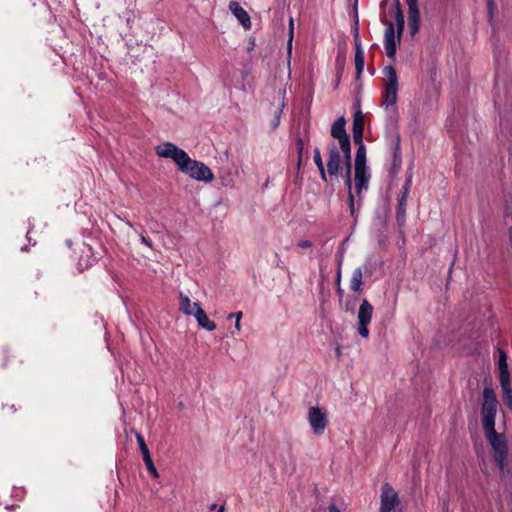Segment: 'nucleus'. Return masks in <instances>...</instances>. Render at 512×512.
<instances>
[{
	"label": "nucleus",
	"instance_id": "4468645a",
	"mask_svg": "<svg viewBox=\"0 0 512 512\" xmlns=\"http://www.w3.org/2000/svg\"><path fill=\"white\" fill-rule=\"evenodd\" d=\"M329 158L327 162V172L330 176H336L340 168V152L334 143L329 144Z\"/></svg>",
	"mask_w": 512,
	"mask_h": 512
},
{
	"label": "nucleus",
	"instance_id": "c9c22d12",
	"mask_svg": "<svg viewBox=\"0 0 512 512\" xmlns=\"http://www.w3.org/2000/svg\"><path fill=\"white\" fill-rule=\"evenodd\" d=\"M140 240L147 247L153 248L152 241L149 238H147L146 236H144L143 234L140 235Z\"/></svg>",
	"mask_w": 512,
	"mask_h": 512
},
{
	"label": "nucleus",
	"instance_id": "bb28decb",
	"mask_svg": "<svg viewBox=\"0 0 512 512\" xmlns=\"http://www.w3.org/2000/svg\"><path fill=\"white\" fill-rule=\"evenodd\" d=\"M143 460H144V463L146 465L147 470L153 476V478H155V479L159 478V473H158V471H157V469H156V467H155V465H154V463L152 461L151 456L148 457V458H145Z\"/></svg>",
	"mask_w": 512,
	"mask_h": 512
},
{
	"label": "nucleus",
	"instance_id": "a19ab883",
	"mask_svg": "<svg viewBox=\"0 0 512 512\" xmlns=\"http://www.w3.org/2000/svg\"><path fill=\"white\" fill-rule=\"evenodd\" d=\"M340 281H341V270L340 268L338 269V272H337V277H336V285H340Z\"/></svg>",
	"mask_w": 512,
	"mask_h": 512
},
{
	"label": "nucleus",
	"instance_id": "2eb2a0df",
	"mask_svg": "<svg viewBox=\"0 0 512 512\" xmlns=\"http://www.w3.org/2000/svg\"><path fill=\"white\" fill-rule=\"evenodd\" d=\"M229 9L231 10V12L234 14V16L238 19V21L240 22V24L245 28V29H250L251 27V21H250V16L248 15V13L240 6V4L238 2H235V1H231L230 4H229Z\"/></svg>",
	"mask_w": 512,
	"mask_h": 512
},
{
	"label": "nucleus",
	"instance_id": "c85d7f7f",
	"mask_svg": "<svg viewBox=\"0 0 512 512\" xmlns=\"http://www.w3.org/2000/svg\"><path fill=\"white\" fill-rule=\"evenodd\" d=\"M351 173H352V169H345L344 180H345V185L348 189V194L352 193Z\"/></svg>",
	"mask_w": 512,
	"mask_h": 512
},
{
	"label": "nucleus",
	"instance_id": "f8f14e48",
	"mask_svg": "<svg viewBox=\"0 0 512 512\" xmlns=\"http://www.w3.org/2000/svg\"><path fill=\"white\" fill-rule=\"evenodd\" d=\"M411 182H412L411 177H409L406 180V183H405V185L402 188L401 197L398 200V205H397V209H396V219H397V222L399 224L405 222L406 208H407V198H408V195H409Z\"/></svg>",
	"mask_w": 512,
	"mask_h": 512
},
{
	"label": "nucleus",
	"instance_id": "7c9ffc66",
	"mask_svg": "<svg viewBox=\"0 0 512 512\" xmlns=\"http://www.w3.org/2000/svg\"><path fill=\"white\" fill-rule=\"evenodd\" d=\"M296 147H297V153H298V164L300 165L301 158H302V152H303V149H304V142H303V140L301 138L297 139Z\"/></svg>",
	"mask_w": 512,
	"mask_h": 512
},
{
	"label": "nucleus",
	"instance_id": "f3484780",
	"mask_svg": "<svg viewBox=\"0 0 512 512\" xmlns=\"http://www.w3.org/2000/svg\"><path fill=\"white\" fill-rule=\"evenodd\" d=\"M194 317L201 328L207 331L215 330L216 324L208 318L207 314L201 307H197Z\"/></svg>",
	"mask_w": 512,
	"mask_h": 512
},
{
	"label": "nucleus",
	"instance_id": "de8ad7c7",
	"mask_svg": "<svg viewBox=\"0 0 512 512\" xmlns=\"http://www.w3.org/2000/svg\"><path fill=\"white\" fill-rule=\"evenodd\" d=\"M29 234H30V231H27V239H28V241H30Z\"/></svg>",
	"mask_w": 512,
	"mask_h": 512
},
{
	"label": "nucleus",
	"instance_id": "2f4dec72",
	"mask_svg": "<svg viewBox=\"0 0 512 512\" xmlns=\"http://www.w3.org/2000/svg\"><path fill=\"white\" fill-rule=\"evenodd\" d=\"M232 318L237 319V322H235V328L237 330H240L241 329L240 320L242 318V312L239 311V312L230 313L228 315V319H232Z\"/></svg>",
	"mask_w": 512,
	"mask_h": 512
},
{
	"label": "nucleus",
	"instance_id": "6e6552de",
	"mask_svg": "<svg viewBox=\"0 0 512 512\" xmlns=\"http://www.w3.org/2000/svg\"><path fill=\"white\" fill-rule=\"evenodd\" d=\"M307 420L315 435H322L329 423L327 413L319 407L309 408Z\"/></svg>",
	"mask_w": 512,
	"mask_h": 512
},
{
	"label": "nucleus",
	"instance_id": "5701e85b",
	"mask_svg": "<svg viewBox=\"0 0 512 512\" xmlns=\"http://www.w3.org/2000/svg\"><path fill=\"white\" fill-rule=\"evenodd\" d=\"M340 146V150L343 154V162L345 165V169H352L351 164V144L349 143H343Z\"/></svg>",
	"mask_w": 512,
	"mask_h": 512
},
{
	"label": "nucleus",
	"instance_id": "a18cd8bd",
	"mask_svg": "<svg viewBox=\"0 0 512 512\" xmlns=\"http://www.w3.org/2000/svg\"><path fill=\"white\" fill-rule=\"evenodd\" d=\"M224 511H225L224 506H221V507L218 509V511H217V512H224Z\"/></svg>",
	"mask_w": 512,
	"mask_h": 512
},
{
	"label": "nucleus",
	"instance_id": "f704fd0d",
	"mask_svg": "<svg viewBox=\"0 0 512 512\" xmlns=\"http://www.w3.org/2000/svg\"><path fill=\"white\" fill-rule=\"evenodd\" d=\"M312 242L310 240H300L298 243H297V246L299 248H302V249H308V248H311L312 247Z\"/></svg>",
	"mask_w": 512,
	"mask_h": 512
},
{
	"label": "nucleus",
	"instance_id": "9d476101",
	"mask_svg": "<svg viewBox=\"0 0 512 512\" xmlns=\"http://www.w3.org/2000/svg\"><path fill=\"white\" fill-rule=\"evenodd\" d=\"M408 6V28L411 37H414L420 28V10L418 0H406Z\"/></svg>",
	"mask_w": 512,
	"mask_h": 512
},
{
	"label": "nucleus",
	"instance_id": "79ce46f5",
	"mask_svg": "<svg viewBox=\"0 0 512 512\" xmlns=\"http://www.w3.org/2000/svg\"><path fill=\"white\" fill-rule=\"evenodd\" d=\"M337 293L340 297H343L344 290L341 288L340 285L337 286Z\"/></svg>",
	"mask_w": 512,
	"mask_h": 512
},
{
	"label": "nucleus",
	"instance_id": "37998d69",
	"mask_svg": "<svg viewBox=\"0 0 512 512\" xmlns=\"http://www.w3.org/2000/svg\"><path fill=\"white\" fill-rule=\"evenodd\" d=\"M357 4H358V0H354V12H355V14L358 13V11H357Z\"/></svg>",
	"mask_w": 512,
	"mask_h": 512
},
{
	"label": "nucleus",
	"instance_id": "49530a36",
	"mask_svg": "<svg viewBox=\"0 0 512 512\" xmlns=\"http://www.w3.org/2000/svg\"><path fill=\"white\" fill-rule=\"evenodd\" d=\"M27 250H28V249H27V247H26V246H24V247H22V248H21V251H27Z\"/></svg>",
	"mask_w": 512,
	"mask_h": 512
},
{
	"label": "nucleus",
	"instance_id": "412c9836",
	"mask_svg": "<svg viewBox=\"0 0 512 512\" xmlns=\"http://www.w3.org/2000/svg\"><path fill=\"white\" fill-rule=\"evenodd\" d=\"M500 386L503 394V402L507 406V408L512 411V387L510 381H506L505 383L500 382Z\"/></svg>",
	"mask_w": 512,
	"mask_h": 512
},
{
	"label": "nucleus",
	"instance_id": "1a4fd4ad",
	"mask_svg": "<svg viewBox=\"0 0 512 512\" xmlns=\"http://www.w3.org/2000/svg\"><path fill=\"white\" fill-rule=\"evenodd\" d=\"M400 41L401 37L395 32L393 23H388L384 33V47L388 58L395 59L397 45Z\"/></svg>",
	"mask_w": 512,
	"mask_h": 512
},
{
	"label": "nucleus",
	"instance_id": "20e7f679",
	"mask_svg": "<svg viewBox=\"0 0 512 512\" xmlns=\"http://www.w3.org/2000/svg\"><path fill=\"white\" fill-rule=\"evenodd\" d=\"M484 434L493 449V457L498 468L503 471L508 456L506 436L498 433L495 426L484 427Z\"/></svg>",
	"mask_w": 512,
	"mask_h": 512
},
{
	"label": "nucleus",
	"instance_id": "0eeeda50",
	"mask_svg": "<svg viewBox=\"0 0 512 512\" xmlns=\"http://www.w3.org/2000/svg\"><path fill=\"white\" fill-rule=\"evenodd\" d=\"M373 306L369 303L367 299H363L359 309H358V327L357 332L362 338H368L369 337V329L368 325L370 324L372 320L373 315Z\"/></svg>",
	"mask_w": 512,
	"mask_h": 512
},
{
	"label": "nucleus",
	"instance_id": "4be33fe9",
	"mask_svg": "<svg viewBox=\"0 0 512 512\" xmlns=\"http://www.w3.org/2000/svg\"><path fill=\"white\" fill-rule=\"evenodd\" d=\"M367 168L366 167V148L364 144H361L355 155V170Z\"/></svg>",
	"mask_w": 512,
	"mask_h": 512
},
{
	"label": "nucleus",
	"instance_id": "393cba45",
	"mask_svg": "<svg viewBox=\"0 0 512 512\" xmlns=\"http://www.w3.org/2000/svg\"><path fill=\"white\" fill-rule=\"evenodd\" d=\"M135 436H136L137 443L139 445V449L142 453L143 459L150 457V452L145 443L144 437L137 431H135Z\"/></svg>",
	"mask_w": 512,
	"mask_h": 512
},
{
	"label": "nucleus",
	"instance_id": "58836bf2",
	"mask_svg": "<svg viewBox=\"0 0 512 512\" xmlns=\"http://www.w3.org/2000/svg\"><path fill=\"white\" fill-rule=\"evenodd\" d=\"M394 10H395V13L403 12L402 8H401V3H400L399 0H395V2H394Z\"/></svg>",
	"mask_w": 512,
	"mask_h": 512
},
{
	"label": "nucleus",
	"instance_id": "e433bc0d",
	"mask_svg": "<svg viewBox=\"0 0 512 512\" xmlns=\"http://www.w3.org/2000/svg\"><path fill=\"white\" fill-rule=\"evenodd\" d=\"M487 6H488V12H489V19H492V17H493V10H494V2H493V0H487Z\"/></svg>",
	"mask_w": 512,
	"mask_h": 512
},
{
	"label": "nucleus",
	"instance_id": "aec40b11",
	"mask_svg": "<svg viewBox=\"0 0 512 512\" xmlns=\"http://www.w3.org/2000/svg\"><path fill=\"white\" fill-rule=\"evenodd\" d=\"M363 270L358 267L354 269L351 280H350V289L354 292L361 291V286L363 284Z\"/></svg>",
	"mask_w": 512,
	"mask_h": 512
},
{
	"label": "nucleus",
	"instance_id": "f257e3e1",
	"mask_svg": "<svg viewBox=\"0 0 512 512\" xmlns=\"http://www.w3.org/2000/svg\"><path fill=\"white\" fill-rule=\"evenodd\" d=\"M155 153L159 157L172 159L179 171L194 180L209 183L214 179L213 172L206 164L191 159L186 151L171 142H164L156 146Z\"/></svg>",
	"mask_w": 512,
	"mask_h": 512
},
{
	"label": "nucleus",
	"instance_id": "423d86ee",
	"mask_svg": "<svg viewBox=\"0 0 512 512\" xmlns=\"http://www.w3.org/2000/svg\"><path fill=\"white\" fill-rule=\"evenodd\" d=\"M380 512H402L397 492L389 483L381 487Z\"/></svg>",
	"mask_w": 512,
	"mask_h": 512
},
{
	"label": "nucleus",
	"instance_id": "39448f33",
	"mask_svg": "<svg viewBox=\"0 0 512 512\" xmlns=\"http://www.w3.org/2000/svg\"><path fill=\"white\" fill-rule=\"evenodd\" d=\"M498 400L494 389L485 387L483 389V400L481 405L482 426H495Z\"/></svg>",
	"mask_w": 512,
	"mask_h": 512
},
{
	"label": "nucleus",
	"instance_id": "c756f323",
	"mask_svg": "<svg viewBox=\"0 0 512 512\" xmlns=\"http://www.w3.org/2000/svg\"><path fill=\"white\" fill-rule=\"evenodd\" d=\"M313 152H314L313 160H314V163L317 166V168L320 169V168L324 167L319 148L316 147Z\"/></svg>",
	"mask_w": 512,
	"mask_h": 512
},
{
	"label": "nucleus",
	"instance_id": "c03bdc74",
	"mask_svg": "<svg viewBox=\"0 0 512 512\" xmlns=\"http://www.w3.org/2000/svg\"><path fill=\"white\" fill-rule=\"evenodd\" d=\"M216 508H217V504H215V503L211 504L210 507H209L210 510H214Z\"/></svg>",
	"mask_w": 512,
	"mask_h": 512
},
{
	"label": "nucleus",
	"instance_id": "dca6fc26",
	"mask_svg": "<svg viewBox=\"0 0 512 512\" xmlns=\"http://www.w3.org/2000/svg\"><path fill=\"white\" fill-rule=\"evenodd\" d=\"M370 179V174L367 168H361L355 170V190L358 195L361 194L363 189L368 188V182Z\"/></svg>",
	"mask_w": 512,
	"mask_h": 512
},
{
	"label": "nucleus",
	"instance_id": "ea45409f",
	"mask_svg": "<svg viewBox=\"0 0 512 512\" xmlns=\"http://www.w3.org/2000/svg\"><path fill=\"white\" fill-rule=\"evenodd\" d=\"M328 510L329 512H341L334 504H330Z\"/></svg>",
	"mask_w": 512,
	"mask_h": 512
},
{
	"label": "nucleus",
	"instance_id": "6ab92c4d",
	"mask_svg": "<svg viewBox=\"0 0 512 512\" xmlns=\"http://www.w3.org/2000/svg\"><path fill=\"white\" fill-rule=\"evenodd\" d=\"M179 300L180 311L185 315L194 316L197 307H200L199 303H192L190 298L183 293H180Z\"/></svg>",
	"mask_w": 512,
	"mask_h": 512
},
{
	"label": "nucleus",
	"instance_id": "473e14b6",
	"mask_svg": "<svg viewBox=\"0 0 512 512\" xmlns=\"http://www.w3.org/2000/svg\"><path fill=\"white\" fill-rule=\"evenodd\" d=\"M349 210L352 217L355 218V200L353 193L348 194Z\"/></svg>",
	"mask_w": 512,
	"mask_h": 512
},
{
	"label": "nucleus",
	"instance_id": "9b49d317",
	"mask_svg": "<svg viewBox=\"0 0 512 512\" xmlns=\"http://www.w3.org/2000/svg\"><path fill=\"white\" fill-rule=\"evenodd\" d=\"M359 34V20L358 13L355 15L354 22V39H355V68H356V77L359 78L364 70V52L361 48L360 41L358 39Z\"/></svg>",
	"mask_w": 512,
	"mask_h": 512
},
{
	"label": "nucleus",
	"instance_id": "b1692460",
	"mask_svg": "<svg viewBox=\"0 0 512 512\" xmlns=\"http://www.w3.org/2000/svg\"><path fill=\"white\" fill-rule=\"evenodd\" d=\"M364 131V118L362 112L358 110L354 114L352 132H363Z\"/></svg>",
	"mask_w": 512,
	"mask_h": 512
},
{
	"label": "nucleus",
	"instance_id": "cd10ccee",
	"mask_svg": "<svg viewBox=\"0 0 512 512\" xmlns=\"http://www.w3.org/2000/svg\"><path fill=\"white\" fill-rule=\"evenodd\" d=\"M293 29H294V21H293V18H290V21H289V37H288V42H287L288 54H291V50H292Z\"/></svg>",
	"mask_w": 512,
	"mask_h": 512
},
{
	"label": "nucleus",
	"instance_id": "f03ea898",
	"mask_svg": "<svg viewBox=\"0 0 512 512\" xmlns=\"http://www.w3.org/2000/svg\"><path fill=\"white\" fill-rule=\"evenodd\" d=\"M387 129L386 139L392 149L390 173L392 175H396L402 165V152L401 137L397 127V113L395 109L393 110V114L390 116V126H388Z\"/></svg>",
	"mask_w": 512,
	"mask_h": 512
},
{
	"label": "nucleus",
	"instance_id": "4c0bfd02",
	"mask_svg": "<svg viewBox=\"0 0 512 512\" xmlns=\"http://www.w3.org/2000/svg\"><path fill=\"white\" fill-rule=\"evenodd\" d=\"M318 171H319V173H320V177H321V179H322L324 182H327V173H328V172H326L325 168H324V167H322V168L318 169Z\"/></svg>",
	"mask_w": 512,
	"mask_h": 512
},
{
	"label": "nucleus",
	"instance_id": "a211bd4d",
	"mask_svg": "<svg viewBox=\"0 0 512 512\" xmlns=\"http://www.w3.org/2000/svg\"><path fill=\"white\" fill-rule=\"evenodd\" d=\"M499 360H498V370H499V382L510 381V372L507 364V354L505 351L499 349Z\"/></svg>",
	"mask_w": 512,
	"mask_h": 512
},
{
	"label": "nucleus",
	"instance_id": "a878e982",
	"mask_svg": "<svg viewBox=\"0 0 512 512\" xmlns=\"http://www.w3.org/2000/svg\"><path fill=\"white\" fill-rule=\"evenodd\" d=\"M395 22H396V28H397V34L399 37L402 36L404 25H405V18L403 12L395 13Z\"/></svg>",
	"mask_w": 512,
	"mask_h": 512
},
{
	"label": "nucleus",
	"instance_id": "72a5a7b5",
	"mask_svg": "<svg viewBox=\"0 0 512 512\" xmlns=\"http://www.w3.org/2000/svg\"><path fill=\"white\" fill-rule=\"evenodd\" d=\"M353 133V140L356 144L359 146L363 144V132H352Z\"/></svg>",
	"mask_w": 512,
	"mask_h": 512
},
{
	"label": "nucleus",
	"instance_id": "ddd939ff",
	"mask_svg": "<svg viewBox=\"0 0 512 512\" xmlns=\"http://www.w3.org/2000/svg\"><path fill=\"white\" fill-rule=\"evenodd\" d=\"M345 124V118L339 117L334 121L331 127V136L338 140L339 145L350 142V137L345 130Z\"/></svg>",
	"mask_w": 512,
	"mask_h": 512
},
{
	"label": "nucleus",
	"instance_id": "7ed1b4c3",
	"mask_svg": "<svg viewBox=\"0 0 512 512\" xmlns=\"http://www.w3.org/2000/svg\"><path fill=\"white\" fill-rule=\"evenodd\" d=\"M383 73L386 77V84L382 97V106L388 110V126H390V116L393 114V110L395 109L398 114L397 107L395 106L398 99V77L395 68L391 65L386 66Z\"/></svg>",
	"mask_w": 512,
	"mask_h": 512
}]
</instances>
